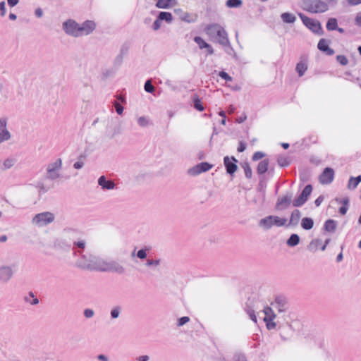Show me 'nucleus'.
<instances>
[{"instance_id":"1","label":"nucleus","mask_w":361,"mask_h":361,"mask_svg":"<svg viewBox=\"0 0 361 361\" xmlns=\"http://www.w3.org/2000/svg\"><path fill=\"white\" fill-rule=\"evenodd\" d=\"M204 32L212 41L221 45L227 53L230 54V51H233L228 33L221 25L209 24L205 27Z\"/></svg>"},{"instance_id":"2","label":"nucleus","mask_w":361,"mask_h":361,"mask_svg":"<svg viewBox=\"0 0 361 361\" xmlns=\"http://www.w3.org/2000/svg\"><path fill=\"white\" fill-rule=\"evenodd\" d=\"M104 259L93 255L92 254L82 255L76 262L75 264L78 268L90 270L102 271Z\"/></svg>"},{"instance_id":"3","label":"nucleus","mask_w":361,"mask_h":361,"mask_svg":"<svg viewBox=\"0 0 361 361\" xmlns=\"http://www.w3.org/2000/svg\"><path fill=\"white\" fill-rule=\"evenodd\" d=\"M62 168V160L59 158L54 161L49 163L46 168L45 178L48 180H54L61 177L60 171Z\"/></svg>"},{"instance_id":"4","label":"nucleus","mask_w":361,"mask_h":361,"mask_svg":"<svg viewBox=\"0 0 361 361\" xmlns=\"http://www.w3.org/2000/svg\"><path fill=\"white\" fill-rule=\"evenodd\" d=\"M54 219L53 213L44 212L35 214L32 219V224L38 227H43L53 222Z\"/></svg>"},{"instance_id":"5","label":"nucleus","mask_w":361,"mask_h":361,"mask_svg":"<svg viewBox=\"0 0 361 361\" xmlns=\"http://www.w3.org/2000/svg\"><path fill=\"white\" fill-rule=\"evenodd\" d=\"M299 16L303 24L312 32L318 35H322L324 34V30L319 20L310 18L302 13H300Z\"/></svg>"},{"instance_id":"6","label":"nucleus","mask_w":361,"mask_h":361,"mask_svg":"<svg viewBox=\"0 0 361 361\" xmlns=\"http://www.w3.org/2000/svg\"><path fill=\"white\" fill-rule=\"evenodd\" d=\"M307 11L311 13H324L329 8L328 4L322 0H307L305 2Z\"/></svg>"},{"instance_id":"7","label":"nucleus","mask_w":361,"mask_h":361,"mask_svg":"<svg viewBox=\"0 0 361 361\" xmlns=\"http://www.w3.org/2000/svg\"><path fill=\"white\" fill-rule=\"evenodd\" d=\"M126 268L116 260H104L102 272H114L118 274H123L126 273Z\"/></svg>"},{"instance_id":"8","label":"nucleus","mask_w":361,"mask_h":361,"mask_svg":"<svg viewBox=\"0 0 361 361\" xmlns=\"http://www.w3.org/2000/svg\"><path fill=\"white\" fill-rule=\"evenodd\" d=\"M63 28L64 31L69 35L73 37H80V25L75 20H68L63 23Z\"/></svg>"},{"instance_id":"9","label":"nucleus","mask_w":361,"mask_h":361,"mask_svg":"<svg viewBox=\"0 0 361 361\" xmlns=\"http://www.w3.org/2000/svg\"><path fill=\"white\" fill-rule=\"evenodd\" d=\"M271 305L273 309H275L279 313L286 312L289 307L287 299L282 295L276 296L274 300L271 302Z\"/></svg>"},{"instance_id":"10","label":"nucleus","mask_w":361,"mask_h":361,"mask_svg":"<svg viewBox=\"0 0 361 361\" xmlns=\"http://www.w3.org/2000/svg\"><path fill=\"white\" fill-rule=\"evenodd\" d=\"M312 191V186L311 185H307L298 197L293 200V205L296 207L303 205L307 200L308 197L310 195Z\"/></svg>"},{"instance_id":"11","label":"nucleus","mask_w":361,"mask_h":361,"mask_svg":"<svg viewBox=\"0 0 361 361\" xmlns=\"http://www.w3.org/2000/svg\"><path fill=\"white\" fill-rule=\"evenodd\" d=\"M212 165L207 162H201L195 166L188 170V173L190 176H195L200 174L202 172H206L212 169Z\"/></svg>"},{"instance_id":"12","label":"nucleus","mask_w":361,"mask_h":361,"mask_svg":"<svg viewBox=\"0 0 361 361\" xmlns=\"http://www.w3.org/2000/svg\"><path fill=\"white\" fill-rule=\"evenodd\" d=\"M334 178V171L330 167H326L319 176V180L322 184L328 185L332 183Z\"/></svg>"},{"instance_id":"13","label":"nucleus","mask_w":361,"mask_h":361,"mask_svg":"<svg viewBox=\"0 0 361 361\" xmlns=\"http://www.w3.org/2000/svg\"><path fill=\"white\" fill-rule=\"evenodd\" d=\"M237 162L238 160L234 157H229L226 156L224 158V164L228 174L232 176L236 171L238 169Z\"/></svg>"},{"instance_id":"14","label":"nucleus","mask_w":361,"mask_h":361,"mask_svg":"<svg viewBox=\"0 0 361 361\" xmlns=\"http://www.w3.org/2000/svg\"><path fill=\"white\" fill-rule=\"evenodd\" d=\"M13 275L12 266L4 265L0 267V281L7 283Z\"/></svg>"},{"instance_id":"15","label":"nucleus","mask_w":361,"mask_h":361,"mask_svg":"<svg viewBox=\"0 0 361 361\" xmlns=\"http://www.w3.org/2000/svg\"><path fill=\"white\" fill-rule=\"evenodd\" d=\"M80 235V232L79 231L72 228H66L62 233L63 238L69 239L71 243H73L74 240L78 239Z\"/></svg>"},{"instance_id":"16","label":"nucleus","mask_w":361,"mask_h":361,"mask_svg":"<svg viewBox=\"0 0 361 361\" xmlns=\"http://www.w3.org/2000/svg\"><path fill=\"white\" fill-rule=\"evenodd\" d=\"M96 27V24L92 20H86L81 25H80V32L81 36L87 35L93 32Z\"/></svg>"},{"instance_id":"17","label":"nucleus","mask_w":361,"mask_h":361,"mask_svg":"<svg viewBox=\"0 0 361 361\" xmlns=\"http://www.w3.org/2000/svg\"><path fill=\"white\" fill-rule=\"evenodd\" d=\"M291 199V195L278 198L276 209L277 210H283L286 209L290 204Z\"/></svg>"},{"instance_id":"18","label":"nucleus","mask_w":361,"mask_h":361,"mask_svg":"<svg viewBox=\"0 0 361 361\" xmlns=\"http://www.w3.org/2000/svg\"><path fill=\"white\" fill-rule=\"evenodd\" d=\"M329 42L328 40L322 38L319 41L318 44H317V48L320 51L326 53V55L332 56L334 54L335 51L333 49H331L329 47Z\"/></svg>"},{"instance_id":"19","label":"nucleus","mask_w":361,"mask_h":361,"mask_svg":"<svg viewBox=\"0 0 361 361\" xmlns=\"http://www.w3.org/2000/svg\"><path fill=\"white\" fill-rule=\"evenodd\" d=\"M98 184L103 190H112L116 187L113 180H107L104 176H102L98 179Z\"/></svg>"},{"instance_id":"20","label":"nucleus","mask_w":361,"mask_h":361,"mask_svg":"<svg viewBox=\"0 0 361 361\" xmlns=\"http://www.w3.org/2000/svg\"><path fill=\"white\" fill-rule=\"evenodd\" d=\"M177 4L176 0H157L156 6L159 8L168 9Z\"/></svg>"},{"instance_id":"21","label":"nucleus","mask_w":361,"mask_h":361,"mask_svg":"<svg viewBox=\"0 0 361 361\" xmlns=\"http://www.w3.org/2000/svg\"><path fill=\"white\" fill-rule=\"evenodd\" d=\"M16 161V159L13 157H8L0 165V169L1 171H6L8 169H10L15 165Z\"/></svg>"},{"instance_id":"22","label":"nucleus","mask_w":361,"mask_h":361,"mask_svg":"<svg viewBox=\"0 0 361 361\" xmlns=\"http://www.w3.org/2000/svg\"><path fill=\"white\" fill-rule=\"evenodd\" d=\"M337 226V222L333 219H328L324 224V229L329 233H334Z\"/></svg>"},{"instance_id":"23","label":"nucleus","mask_w":361,"mask_h":361,"mask_svg":"<svg viewBox=\"0 0 361 361\" xmlns=\"http://www.w3.org/2000/svg\"><path fill=\"white\" fill-rule=\"evenodd\" d=\"M269 164V161L267 159H263L262 161H261L258 164V166L257 168V173L259 175H262V174H264V173H266L267 171L268 170Z\"/></svg>"},{"instance_id":"24","label":"nucleus","mask_w":361,"mask_h":361,"mask_svg":"<svg viewBox=\"0 0 361 361\" xmlns=\"http://www.w3.org/2000/svg\"><path fill=\"white\" fill-rule=\"evenodd\" d=\"M301 217V213L298 209H295L290 216L288 225L296 226L299 223Z\"/></svg>"},{"instance_id":"25","label":"nucleus","mask_w":361,"mask_h":361,"mask_svg":"<svg viewBox=\"0 0 361 361\" xmlns=\"http://www.w3.org/2000/svg\"><path fill=\"white\" fill-rule=\"evenodd\" d=\"M259 226L263 227L264 229H269L273 226V218L272 216H268L264 219H262L259 223Z\"/></svg>"},{"instance_id":"26","label":"nucleus","mask_w":361,"mask_h":361,"mask_svg":"<svg viewBox=\"0 0 361 361\" xmlns=\"http://www.w3.org/2000/svg\"><path fill=\"white\" fill-rule=\"evenodd\" d=\"M158 20L160 21H165L167 23H170L173 20L172 14L169 12L161 11L157 16Z\"/></svg>"},{"instance_id":"27","label":"nucleus","mask_w":361,"mask_h":361,"mask_svg":"<svg viewBox=\"0 0 361 361\" xmlns=\"http://www.w3.org/2000/svg\"><path fill=\"white\" fill-rule=\"evenodd\" d=\"M67 238L57 239L55 242V247L61 249H69L71 246L70 241H66Z\"/></svg>"},{"instance_id":"28","label":"nucleus","mask_w":361,"mask_h":361,"mask_svg":"<svg viewBox=\"0 0 361 361\" xmlns=\"http://www.w3.org/2000/svg\"><path fill=\"white\" fill-rule=\"evenodd\" d=\"M301 226L305 230H310L314 226V221L312 218L304 217L301 220Z\"/></svg>"},{"instance_id":"29","label":"nucleus","mask_w":361,"mask_h":361,"mask_svg":"<svg viewBox=\"0 0 361 361\" xmlns=\"http://www.w3.org/2000/svg\"><path fill=\"white\" fill-rule=\"evenodd\" d=\"M263 312L265 314L264 319L274 320L276 318V314L274 312V309L271 307L267 306L264 308Z\"/></svg>"},{"instance_id":"30","label":"nucleus","mask_w":361,"mask_h":361,"mask_svg":"<svg viewBox=\"0 0 361 361\" xmlns=\"http://www.w3.org/2000/svg\"><path fill=\"white\" fill-rule=\"evenodd\" d=\"M283 22L286 23H293L296 20V17L290 13L286 12L281 15Z\"/></svg>"},{"instance_id":"31","label":"nucleus","mask_w":361,"mask_h":361,"mask_svg":"<svg viewBox=\"0 0 361 361\" xmlns=\"http://www.w3.org/2000/svg\"><path fill=\"white\" fill-rule=\"evenodd\" d=\"M300 242V237L298 234L293 233L286 241V244L289 247H295Z\"/></svg>"},{"instance_id":"32","label":"nucleus","mask_w":361,"mask_h":361,"mask_svg":"<svg viewBox=\"0 0 361 361\" xmlns=\"http://www.w3.org/2000/svg\"><path fill=\"white\" fill-rule=\"evenodd\" d=\"M24 301L32 305H35L39 303L38 298L35 296L32 292H30L24 297Z\"/></svg>"},{"instance_id":"33","label":"nucleus","mask_w":361,"mask_h":361,"mask_svg":"<svg viewBox=\"0 0 361 361\" xmlns=\"http://www.w3.org/2000/svg\"><path fill=\"white\" fill-rule=\"evenodd\" d=\"M326 27L329 31H333L338 29L337 19L335 18H329L326 23Z\"/></svg>"},{"instance_id":"34","label":"nucleus","mask_w":361,"mask_h":361,"mask_svg":"<svg viewBox=\"0 0 361 361\" xmlns=\"http://www.w3.org/2000/svg\"><path fill=\"white\" fill-rule=\"evenodd\" d=\"M307 66L303 61H300L296 65L295 70L300 77H301L304 75V73L307 71Z\"/></svg>"},{"instance_id":"35","label":"nucleus","mask_w":361,"mask_h":361,"mask_svg":"<svg viewBox=\"0 0 361 361\" xmlns=\"http://www.w3.org/2000/svg\"><path fill=\"white\" fill-rule=\"evenodd\" d=\"M360 182L361 176H358L356 178L351 177L348 181V188L349 189H355Z\"/></svg>"},{"instance_id":"36","label":"nucleus","mask_w":361,"mask_h":361,"mask_svg":"<svg viewBox=\"0 0 361 361\" xmlns=\"http://www.w3.org/2000/svg\"><path fill=\"white\" fill-rule=\"evenodd\" d=\"M137 123L140 127L145 128L152 125V122L147 116H140L137 118Z\"/></svg>"},{"instance_id":"37","label":"nucleus","mask_w":361,"mask_h":361,"mask_svg":"<svg viewBox=\"0 0 361 361\" xmlns=\"http://www.w3.org/2000/svg\"><path fill=\"white\" fill-rule=\"evenodd\" d=\"M122 311V307L119 305L114 307L110 312L111 318L112 319H116L119 317L120 314Z\"/></svg>"},{"instance_id":"38","label":"nucleus","mask_w":361,"mask_h":361,"mask_svg":"<svg viewBox=\"0 0 361 361\" xmlns=\"http://www.w3.org/2000/svg\"><path fill=\"white\" fill-rule=\"evenodd\" d=\"M11 134L8 130H0V144L11 139Z\"/></svg>"},{"instance_id":"39","label":"nucleus","mask_w":361,"mask_h":361,"mask_svg":"<svg viewBox=\"0 0 361 361\" xmlns=\"http://www.w3.org/2000/svg\"><path fill=\"white\" fill-rule=\"evenodd\" d=\"M273 218V225L276 226H283L286 224L287 220L285 218H280L276 216H272Z\"/></svg>"},{"instance_id":"40","label":"nucleus","mask_w":361,"mask_h":361,"mask_svg":"<svg viewBox=\"0 0 361 361\" xmlns=\"http://www.w3.org/2000/svg\"><path fill=\"white\" fill-rule=\"evenodd\" d=\"M148 251H149V248L147 247L140 249L137 252L136 257L140 259H145L147 258Z\"/></svg>"},{"instance_id":"41","label":"nucleus","mask_w":361,"mask_h":361,"mask_svg":"<svg viewBox=\"0 0 361 361\" xmlns=\"http://www.w3.org/2000/svg\"><path fill=\"white\" fill-rule=\"evenodd\" d=\"M194 41L198 44L200 49H206L208 47V43L206 42L201 37L196 36L194 38Z\"/></svg>"},{"instance_id":"42","label":"nucleus","mask_w":361,"mask_h":361,"mask_svg":"<svg viewBox=\"0 0 361 361\" xmlns=\"http://www.w3.org/2000/svg\"><path fill=\"white\" fill-rule=\"evenodd\" d=\"M277 163L280 166L286 167L290 164V161L286 157L280 156L277 159Z\"/></svg>"},{"instance_id":"43","label":"nucleus","mask_w":361,"mask_h":361,"mask_svg":"<svg viewBox=\"0 0 361 361\" xmlns=\"http://www.w3.org/2000/svg\"><path fill=\"white\" fill-rule=\"evenodd\" d=\"M242 167L244 169L245 175L246 178H249V179L251 178L252 176V169H251L249 164L247 162H245L242 165Z\"/></svg>"},{"instance_id":"44","label":"nucleus","mask_w":361,"mask_h":361,"mask_svg":"<svg viewBox=\"0 0 361 361\" xmlns=\"http://www.w3.org/2000/svg\"><path fill=\"white\" fill-rule=\"evenodd\" d=\"M241 0H227L226 5L229 8H237L242 5Z\"/></svg>"},{"instance_id":"45","label":"nucleus","mask_w":361,"mask_h":361,"mask_svg":"<svg viewBox=\"0 0 361 361\" xmlns=\"http://www.w3.org/2000/svg\"><path fill=\"white\" fill-rule=\"evenodd\" d=\"M145 90L148 93H153L154 92V87L153 86L152 81L150 80H147L144 85Z\"/></svg>"},{"instance_id":"46","label":"nucleus","mask_w":361,"mask_h":361,"mask_svg":"<svg viewBox=\"0 0 361 361\" xmlns=\"http://www.w3.org/2000/svg\"><path fill=\"white\" fill-rule=\"evenodd\" d=\"M74 247L73 249L78 248L80 250H84L86 245V243L85 240H74L73 243Z\"/></svg>"},{"instance_id":"47","label":"nucleus","mask_w":361,"mask_h":361,"mask_svg":"<svg viewBox=\"0 0 361 361\" xmlns=\"http://www.w3.org/2000/svg\"><path fill=\"white\" fill-rule=\"evenodd\" d=\"M161 260L158 259H147L145 262L146 267H157L159 265Z\"/></svg>"},{"instance_id":"48","label":"nucleus","mask_w":361,"mask_h":361,"mask_svg":"<svg viewBox=\"0 0 361 361\" xmlns=\"http://www.w3.org/2000/svg\"><path fill=\"white\" fill-rule=\"evenodd\" d=\"M336 60L342 66H346L348 63V59L344 55H338Z\"/></svg>"},{"instance_id":"49","label":"nucleus","mask_w":361,"mask_h":361,"mask_svg":"<svg viewBox=\"0 0 361 361\" xmlns=\"http://www.w3.org/2000/svg\"><path fill=\"white\" fill-rule=\"evenodd\" d=\"M194 107L200 111L204 110V106L198 97L194 99Z\"/></svg>"},{"instance_id":"50","label":"nucleus","mask_w":361,"mask_h":361,"mask_svg":"<svg viewBox=\"0 0 361 361\" xmlns=\"http://www.w3.org/2000/svg\"><path fill=\"white\" fill-rule=\"evenodd\" d=\"M265 157V154L262 152H256L253 154L252 159L253 161H258Z\"/></svg>"},{"instance_id":"51","label":"nucleus","mask_w":361,"mask_h":361,"mask_svg":"<svg viewBox=\"0 0 361 361\" xmlns=\"http://www.w3.org/2000/svg\"><path fill=\"white\" fill-rule=\"evenodd\" d=\"M264 321L265 322L267 328L269 330L274 329L276 328V324L275 322H274V320L264 319Z\"/></svg>"},{"instance_id":"52","label":"nucleus","mask_w":361,"mask_h":361,"mask_svg":"<svg viewBox=\"0 0 361 361\" xmlns=\"http://www.w3.org/2000/svg\"><path fill=\"white\" fill-rule=\"evenodd\" d=\"M37 188L39 189L40 192H47L50 188L44 185L43 183L39 182L37 185Z\"/></svg>"},{"instance_id":"53","label":"nucleus","mask_w":361,"mask_h":361,"mask_svg":"<svg viewBox=\"0 0 361 361\" xmlns=\"http://www.w3.org/2000/svg\"><path fill=\"white\" fill-rule=\"evenodd\" d=\"M246 312L250 319L252 320L255 323H257V317L255 315V311L252 309L247 308L246 309Z\"/></svg>"},{"instance_id":"54","label":"nucleus","mask_w":361,"mask_h":361,"mask_svg":"<svg viewBox=\"0 0 361 361\" xmlns=\"http://www.w3.org/2000/svg\"><path fill=\"white\" fill-rule=\"evenodd\" d=\"M123 50H121V53L115 58L114 63L117 66H120L123 62Z\"/></svg>"},{"instance_id":"55","label":"nucleus","mask_w":361,"mask_h":361,"mask_svg":"<svg viewBox=\"0 0 361 361\" xmlns=\"http://www.w3.org/2000/svg\"><path fill=\"white\" fill-rule=\"evenodd\" d=\"M83 314L85 318L90 319L93 317V316L94 315V312L92 309H85L83 312Z\"/></svg>"},{"instance_id":"56","label":"nucleus","mask_w":361,"mask_h":361,"mask_svg":"<svg viewBox=\"0 0 361 361\" xmlns=\"http://www.w3.org/2000/svg\"><path fill=\"white\" fill-rule=\"evenodd\" d=\"M190 321V318L188 317H183L178 319L177 326H181L188 323Z\"/></svg>"},{"instance_id":"57","label":"nucleus","mask_w":361,"mask_h":361,"mask_svg":"<svg viewBox=\"0 0 361 361\" xmlns=\"http://www.w3.org/2000/svg\"><path fill=\"white\" fill-rule=\"evenodd\" d=\"M219 76L226 81H231L232 78L225 71H220Z\"/></svg>"},{"instance_id":"58","label":"nucleus","mask_w":361,"mask_h":361,"mask_svg":"<svg viewBox=\"0 0 361 361\" xmlns=\"http://www.w3.org/2000/svg\"><path fill=\"white\" fill-rule=\"evenodd\" d=\"M7 119L6 118H0V130H8L7 128Z\"/></svg>"},{"instance_id":"59","label":"nucleus","mask_w":361,"mask_h":361,"mask_svg":"<svg viewBox=\"0 0 361 361\" xmlns=\"http://www.w3.org/2000/svg\"><path fill=\"white\" fill-rule=\"evenodd\" d=\"M114 105L117 114L121 115L123 111V107L117 102H114Z\"/></svg>"},{"instance_id":"60","label":"nucleus","mask_w":361,"mask_h":361,"mask_svg":"<svg viewBox=\"0 0 361 361\" xmlns=\"http://www.w3.org/2000/svg\"><path fill=\"white\" fill-rule=\"evenodd\" d=\"M161 26V21L158 20V18L154 20L152 28L154 30L157 31L158 30Z\"/></svg>"},{"instance_id":"61","label":"nucleus","mask_w":361,"mask_h":361,"mask_svg":"<svg viewBox=\"0 0 361 361\" xmlns=\"http://www.w3.org/2000/svg\"><path fill=\"white\" fill-rule=\"evenodd\" d=\"M190 16L188 13H183L180 16V19L183 21L190 23L192 21V20L190 19Z\"/></svg>"},{"instance_id":"62","label":"nucleus","mask_w":361,"mask_h":361,"mask_svg":"<svg viewBox=\"0 0 361 361\" xmlns=\"http://www.w3.org/2000/svg\"><path fill=\"white\" fill-rule=\"evenodd\" d=\"M322 241L321 240L319 239H314V240H312L310 244V246H309V248L311 250L312 249V247L313 245L315 246V247H317L318 245H319L321 244Z\"/></svg>"},{"instance_id":"63","label":"nucleus","mask_w":361,"mask_h":361,"mask_svg":"<svg viewBox=\"0 0 361 361\" xmlns=\"http://www.w3.org/2000/svg\"><path fill=\"white\" fill-rule=\"evenodd\" d=\"M137 361H149V357L148 355H141L136 358Z\"/></svg>"},{"instance_id":"64","label":"nucleus","mask_w":361,"mask_h":361,"mask_svg":"<svg viewBox=\"0 0 361 361\" xmlns=\"http://www.w3.org/2000/svg\"><path fill=\"white\" fill-rule=\"evenodd\" d=\"M355 24L361 27V14H358L355 19Z\"/></svg>"}]
</instances>
